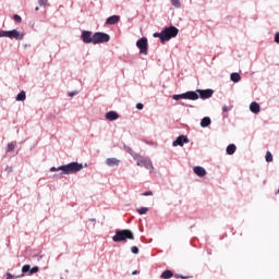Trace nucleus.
<instances>
[{"mask_svg": "<svg viewBox=\"0 0 279 279\" xmlns=\"http://www.w3.org/2000/svg\"><path fill=\"white\" fill-rule=\"evenodd\" d=\"M213 89H197L196 92H186L184 94L173 95L172 99L174 101H180V99H190V101H197V99H210L214 95Z\"/></svg>", "mask_w": 279, "mask_h": 279, "instance_id": "f257e3e1", "label": "nucleus"}, {"mask_svg": "<svg viewBox=\"0 0 279 279\" xmlns=\"http://www.w3.org/2000/svg\"><path fill=\"white\" fill-rule=\"evenodd\" d=\"M179 29L175 26L166 27L161 33H154V38H159L160 43L165 44L171 38H175L179 34Z\"/></svg>", "mask_w": 279, "mask_h": 279, "instance_id": "f03ea898", "label": "nucleus"}, {"mask_svg": "<svg viewBox=\"0 0 279 279\" xmlns=\"http://www.w3.org/2000/svg\"><path fill=\"white\" fill-rule=\"evenodd\" d=\"M134 241V233H132L130 230L124 229V230H118L116 231V234L112 236V241L114 243H121L123 241Z\"/></svg>", "mask_w": 279, "mask_h": 279, "instance_id": "7ed1b4c3", "label": "nucleus"}, {"mask_svg": "<svg viewBox=\"0 0 279 279\" xmlns=\"http://www.w3.org/2000/svg\"><path fill=\"white\" fill-rule=\"evenodd\" d=\"M59 169H61L62 174L71 175L72 173H77L78 171H82V169H84V165L71 162L65 166H60Z\"/></svg>", "mask_w": 279, "mask_h": 279, "instance_id": "20e7f679", "label": "nucleus"}, {"mask_svg": "<svg viewBox=\"0 0 279 279\" xmlns=\"http://www.w3.org/2000/svg\"><path fill=\"white\" fill-rule=\"evenodd\" d=\"M133 158L136 160L137 167H145L148 171H154V163H151V160L141 155H133Z\"/></svg>", "mask_w": 279, "mask_h": 279, "instance_id": "39448f33", "label": "nucleus"}, {"mask_svg": "<svg viewBox=\"0 0 279 279\" xmlns=\"http://www.w3.org/2000/svg\"><path fill=\"white\" fill-rule=\"evenodd\" d=\"M109 41H110V35L101 32L94 34V45H101L104 43H109Z\"/></svg>", "mask_w": 279, "mask_h": 279, "instance_id": "423d86ee", "label": "nucleus"}, {"mask_svg": "<svg viewBox=\"0 0 279 279\" xmlns=\"http://www.w3.org/2000/svg\"><path fill=\"white\" fill-rule=\"evenodd\" d=\"M81 38L85 45H90V43L94 45V35L90 31H83L81 34Z\"/></svg>", "mask_w": 279, "mask_h": 279, "instance_id": "0eeeda50", "label": "nucleus"}, {"mask_svg": "<svg viewBox=\"0 0 279 279\" xmlns=\"http://www.w3.org/2000/svg\"><path fill=\"white\" fill-rule=\"evenodd\" d=\"M136 47L140 48V53H143V56H147L148 44H147V38L146 37H143L140 40H137Z\"/></svg>", "mask_w": 279, "mask_h": 279, "instance_id": "6e6552de", "label": "nucleus"}, {"mask_svg": "<svg viewBox=\"0 0 279 279\" xmlns=\"http://www.w3.org/2000/svg\"><path fill=\"white\" fill-rule=\"evenodd\" d=\"M7 38H15V40H23L24 35L23 33L13 29V31H7Z\"/></svg>", "mask_w": 279, "mask_h": 279, "instance_id": "1a4fd4ad", "label": "nucleus"}, {"mask_svg": "<svg viewBox=\"0 0 279 279\" xmlns=\"http://www.w3.org/2000/svg\"><path fill=\"white\" fill-rule=\"evenodd\" d=\"M184 143H189V137H186L185 135H180L173 143V147H178V145L180 147L184 146Z\"/></svg>", "mask_w": 279, "mask_h": 279, "instance_id": "9d476101", "label": "nucleus"}, {"mask_svg": "<svg viewBox=\"0 0 279 279\" xmlns=\"http://www.w3.org/2000/svg\"><path fill=\"white\" fill-rule=\"evenodd\" d=\"M106 165L108 167H119V165H121V160L112 157V158H107L106 159Z\"/></svg>", "mask_w": 279, "mask_h": 279, "instance_id": "9b49d317", "label": "nucleus"}, {"mask_svg": "<svg viewBox=\"0 0 279 279\" xmlns=\"http://www.w3.org/2000/svg\"><path fill=\"white\" fill-rule=\"evenodd\" d=\"M105 119H107V121H117L119 113L117 111H109L106 113Z\"/></svg>", "mask_w": 279, "mask_h": 279, "instance_id": "f8f14e48", "label": "nucleus"}, {"mask_svg": "<svg viewBox=\"0 0 279 279\" xmlns=\"http://www.w3.org/2000/svg\"><path fill=\"white\" fill-rule=\"evenodd\" d=\"M121 21V17L119 15H112L107 19L106 24L107 25H117Z\"/></svg>", "mask_w": 279, "mask_h": 279, "instance_id": "ddd939ff", "label": "nucleus"}, {"mask_svg": "<svg viewBox=\"0 0 279 279\" xmlns=\"http://www.w3.org/2000/svg\"><path fill=\"white\" fill-rule=\"evenodd\" d=\"M194 173L198 175V178H204V175H206V169L202 166H196L194 167Z\"/></svg>", "mask_w": 279, "mask_h": 279, "instance_id": "4468645a", "label": "nucleus"}, {"mask_svg": "<svg viewBox=\"0 0 279 279\" xmlns=\"http://www.w3.org/2000/svg\"><path fill=\"white\" fill-rule=\"evenodd\" d=\"M250 110L251 112H253L254 114H258V112H260V105H258V102H252L250 105Z\"/></svg>", "mask_w": 279, "mask_h": 279, "instance_id": "2eb2a0df", "label": "nucleus"}, {"mask_svg": "<svg viewBox=\"0 0 279 279\" xmlns=\"http://www.w3.org/2000/svg\"><path fill=\"white\" fill-rule=\"evenodd\" d=\"M210 123H213V121L210 120V118L205 117L202 119L201 121V128H208V125H210Z\"/></svg>", "mask_w": 279, "mask_h": 279, "instance_id": "dca6fc26", "label": "nucleus"}, {"mask_svg": "<svg viewBox=\"0 0 279 279\" xmlns=\"http://www.w3.org/2000/svg\"><path fill=\"white\" fill-rule=\"evenodd\" d=\"M232 108H234V106L230 105V106H223L222 107V112H223V119H228V113L230 112V110H232Z\"/></svg>", "mask_w": 279, "mask_h": 279, "instance_id": "f3484780", "label": "nucleus"}, {"mask_svg": "<svg viewBox=\"0 0 279 279\" xmlns=\"http://www.w3.org/2000/svg\"><path fill=\"white\" fill-rule=\"evenodd\" d=\"M231 82L238 83L241 82V74L240 73H231Z\"/></svg>", "mask_w": 279, "mask_h": 279, "instance_id": "a211bd4d", "label": "nucleus"}, {"mask_svg": "<svg viewBox=\"0 0 279 279\" xmlns=\"http://www.w3.org/2000/svg\"><path fill=\"white\" fill-rule=\"evenodd\" d=\"M234 151H236V146L234 144H230L228 147H227V154L229 156H232V154H234Z\"/></svg>", "mask_w": 279, "mask_h": 279, "instance_id": "6ab92c4d", "label": "nucleus"}, {"mask_svg": "<svg viewBox=\"0 0 279 279\" xmlns=\"http://www.w3.org/2000/svg\"><path fill=\"white\" fill-rule=\"evenodd\" d=\"M161 278L163 279H169V278H173V271L171 270H166L161 274Z\"/></svg>", "mask_w": 279, "mask_h": 279, "instance_id": "aec40b11", "label": "nucleus"}, {"mask_svg": "<svg viewBox=\"0 0 279 279\" xmlns=\"http://www.w3.org/2000/svg\"><path fill=\"white\" fill-rule=\"evenodd\" d=\"M25 99H27V96L25 95V92H21V93L16 96V101H25Z\"/></svg>", "mask_w": 279, "mask_h": 279, "instance_id": "412c9836", "label": "nucleus"}, {"mask_svg": "<svg viewBox=\"0 0 279 279\" xmlns=\"http://www.w3.org/2000/svg\"><path fill=\"white\" fill-rule=\"evenodd\" d=\"M170 1H171V3H172L173 8H177V9L182 8V2H181V0H170Z\"/></svg>", "mask_w": 279, "mask_h": 279, "instance_id": "4be33fe9", "label": "nucleus"}, {"mask_svg": "<svg viewBox=\"0 0 279 279\" xmlns=\"http://www.w3.org/2000/svg\"><path fill=\"white\" fill-rule=\"evenodd\" d=\"M265 158H266V162H274V155H271L270 151L266 153Z\"/></svg>", "mask_w": 279, "mask_h": 279, "instance_id": "5701e85b", "label": "nucleus"}, {"mask_svg": "<svg viewBox=\"0 0 279 279\" xmlns=\"http://www.w3.org/2000/svg\"><path fill=\"white\" fill-rule=\"evenodd\" d=\"M148 211H149V208L147 207H142L137 209L138 215H147Z\"/></svg>", "mask_w": 279, "mask_h": 279, "instance_id": "b1692460", "label": "nucleus"}, {"mask_svg": "<svg viewBox=\"0 0 279 279\" xmlns=\"http://www.w3.org/2000/svg\"><path fill=\"white\" fill-rule=\"evenodd\" d=\"M15 147H16V144L9 143L7 146V151H14Z\"/></svg>", "mask_w": 279, "mask_h": 279, "instance_id": "393cba45", "label": "nucleus"}, {"mask_svg": "<svg viewBox=\"0 0 279 279\" xmlns=\"http://www.w3.org/2000/svg\"><path fill=\"white\" fill-rule=\"evenodd\" d=\"M38 271H40V268L38 266H35V267L31 268L29 276H32V274H38Z\"/></svg>", "mask_w": 279, "mask_h": 279, "instance_id": "a878e982", "label": "nucleus"}, {"mask_svg": "<svg viewBox=\"0 0 279 279\" xmlns=\"http://www.w3.org/2000/svg\"><path fill=\"white\" fill-rule=\"evenodd\" d=\"M13 20L15 21V23H22V21H23V19L19 14H14Z\"/></svg>", "mask_w": 279, "mask_h": 279, "instance_id": "bb28decb", "label": "nucleus"}, {"mask_svg": "<svg viewBox=\"0 0 279 279\" xmlns=\"http://www.w3.org/2000/svg\"><path fill=\"white\" fill-rule=\"evenodd\" d=\"M31 268H32V266H29V265H24V266L22 267V272H23V274H27V271H31Z\"/></svg>", "mask_w": 279, "mask_h": 279, "instance_id": "cd10ccee", "label": "nucleus"}, {"mask_svg": "<svg viewBox=\"0 0 279 279\" xmlns=\"http://www.w3.org/2000/svg\"><path fill=\"white\" fill-rule=\"evenodd\" d=\"M0 38H8V31H0Z\"/></svg>", "mask_w": 279, "mask_h": 279, "instance_id": "c85d7f7f", "label": "nucleus"}, {"mask_svg": "<svg viewBox=\"0 0 279 279\" xmlns=\"http://www.w3.org/2000/svg\"><path fill=\"white\" fill-rule=\"evenodd\" d=\"M131 252H132L133 254H138V246H132V247H131Z\"/></svg>", "mask_w": 279, "mask_h": 279, "instance_id": "c756f323", "label": "nucleus"}, {"mask_svg": "<svg viewBox=\"0 0 279 279\" xmlns=\"http://www.w3.org/2000/svg\"><path fill=\"white\" fill-rule=\"evenodd\" d=\"M39 5H47V0H38Z\"/></svg>", "mask_w": 279, "mask_h": 279, "instance_id": "7c9ffc66", "label": "nucleus"}, {"mask_svg": "<svg viewBox=\"0 0 279 279\" xmlns=\"http://www.w3.org/2000/svg\"><path fill=\"white\" fill-rule=\"evenodd\" d=\"M128 153L134 158V155H137L136 153H134V150H132V148L128 149Z\"/></svg>", "mask_w": 279, "mask_h": 279, "instance_id": "2f4dec72", "label": "nucleus"}, {"mask_svg": "<svg viewBox=\"0 0 279 279\" xmlns=\"http://www.w3.org/2000/svg\"><path fill=\"white\" fill-rule=\"evenodd\" d=\"M50 171L53 172V171H62V169H60V167L56 168V167H51L50 168Z\"/></svg>", "mask_w": 279, "mask_h": 279, "instance_id": "473e14b6", "label": "nucleus"}, {"mask_svg": "<svg viewBox=\"0 0 279 279\" xmlns=\"http://www.w3.org/2000/svg\"><path fill=\"white\" fill-rule=\"evenodd\" d=\"M275 43H277L279 45V33H276V35H275Z\"/></svg>", "mask_w": 279, "mask_h": 279, "instance_id": "72a5a7b5", "label": "nucleus"}, {"mask_svg": "<svg viewBox=\"0 0 279 279\" xmlns=\"http://www.w3.org/2000/svg\"><path fill=\"white\" fill-rule=\"evenodd\" d=\"M136 108H137V110H143L144 106H143V104L138 102V104L136 105Z\"/></svg>", "mask_w": 279, "mask_h": 279, "instance_id": "f704fd0d", "label": "nucleus"}, {"mask_svg": "<svg viewBox=\"0 0 279 279\" xmlns=\"http://www.w3.org/2000/svg\"><path fill=\"white\" fill-rule=\"evenodd\" d=\"M143 195H145V196L154 195V192L147 191V192H144Z\"/></svg>", "mask_w": 279, "mask_h": 279, "instance_id": "c9c22d12", "label": "nucleus"}, {"mask_svg": "<svg viewBox=\"0 0 279 279\" xmlns=\"http://www.w3.org/2000/svg\"><path fill=\"white\" fill-rule=\"evenodd\" d=\"M7 279H14V276L10 272L7 274Z\"/></svg>", "mask_w": 279, "mask_h": 279, "instance_id": "e433bc0d", "label": "nucleus"}, {"mask_svg": "<svg viewBox=\"0 0 279 279\" xmlns=\"http://www.w3.org/2000/svg\"><path fill=\"white\" fill-rule=\"evenodd\" d=\"M136 274H138V270H134V271L132 272L133 276H136Z\"/></svg>", "mask_w": 279, "mask_h": 279, "instance_id": "4c0bfd02", "label": "nucleus"}, {"mask_svg": "<svg viewBox=\"0 0 279 279\" xmlns=\"http://www.w3.org/2000/svg\"><path fill=\"white\" fill-rule=\"evenodd\" d=\"M40 9L38 7L35 8V11L38 12Z\"/></svg>", "mask_w": 279, "mask_h": 279, "instance_id": "58836bf2", "label": "nucleus"}, {"mask_svg": "<svg viewBox=\"0 0 279 279\" xmlns=\"http://www.w3.org/2000/svg\"><path fill=\"white\" fill-rule=\"evenodd\" d=\"M75 95V93H70V97H73Z\"/></svg>", "mask_w": 279, "mask_h": 279, "instance_id": "ea45409f", "label": "nucleus"}, {"mask_svg": "<svg viewBox=\"0 0 279 279\" xmlns=\"http://www.w3.org/2000/svg\"><path fill=\"white\" fill-rule=\"evenodd\" d=\"M180 278L185 279L186 277H184V276H180Z\"/></svg>", "mask_w": 279, "mask_h": 279, "instance_id": "a19ab883", "label": "nucleus"}]
</instances>
